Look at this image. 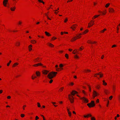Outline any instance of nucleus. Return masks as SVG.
Returning a JSON list of instances; mask_svg holds the SVG:
<instances>
[{"label": "nucleus", "mask_w": 120, "mask_h": 120, "mask_svg": "<svg viewBox=\"0 0 120 120\" xmlns=\"http://www.w3.org/2000/svg\"><path fill=\"white\" fill-rule=\"evenodd\" d=\"M3 91L2 90H0V94Z\"/></svg>", "instance_id": "obj_59"}, {"label": "nucleus", "mask_w": 120, "mask_h": 120, "mask_svg": "<svg viewBox=\"0 0 120 120\" xmlns=\"http://www.w3.org/2000/svg\"><path fill=\"white\" fill-rule=\"evenodd\" d=\"M40 3H42L43 4H44V2L42 0H38V2Z\"/></svg>", "instance_id": "obj_22"}, {"label": "nucleus", "mask_w": 120, "mask_h": 120, "mask_svg": "<svg viewBox=\"0 0 120 120\" xmlns=\"http://www.w3.org/2000/svg\"><path fill=\"white\" fill-rule=\"evenodd\" d=\"M87 85L89 86V90L90 91H91V89L90 88V87L88 85Z\"/></svg>", "instance_id": "obj_42"}, {"label": "nucleus", "mask_w": 120, "mask_h": 120, "mask_svg": "<svg viewBox=\"0 0 120 120\" xmlns=\"http://www.w3.org/2000/svg\"><path fill=\"white\" fill-rule=\"evenodd\" d=\"M112 96H111L109 97V99L110 100H111V99L112 98Z\"/></svg>", "instance_id": "obj_38"}, {"label": "nucleus", "mask_w": 120, "mask_h": 120, "mask_svg": "<svg viewBox=\"0 0 120 120\" xmlns=\"http://www.w3.org/2000/svg\"><path fill=\"white\" fill-rule=\"evenodd\" d=\"M32 79H34V77L33 76H32Z\"/></svg>", "instance_id": "obj_63"}, {"label": "nucleus", "mask_w": 120, "mask_h": 120, "mask_svg": "<svg viewBox=\"0 0 120 120\" xmlns=\"http://www.w3.org/2000/svg\"><path fill=\"white\" fill-rule=\"evenodd\" d=\"M7 98L8 99H10L11 98V97L10 96H8L7 97Z\"/></svg>", "instance_id": "obj_51"}, {"label": "nucleus", "mask_w": 120, "mask_h": 120, "mask_svg": "<svg viewBox=\"0 0 120 120\" xmlns=\"http://www.w3.org/2000/svg\"><path fill=\"white\" fill-rule=\"evenodd\" d=\"M101 72H100L98 73H96L95 74L96 75H100V77L101 78L102 77L103 75V74H101Z\"/></svg>", "instance_id": "obj_7"}, {"label": "nucleus", "mask_w": 120, "mask_h": 120, "mask_svg": "<svg viewBox=\"0 0 120 120\" xmlns=\"http://www.w3.org/2000/svg\"><path fill=\"white\" fill-rule=\"evenodd\" d=\"M74 57L76 58H79V57L77 55H75Z\"/></svg>", "instance_id": "obj_28"}, {"label": "nucleus", "mask_w": 120, "mask_h": 120, "mask_svg": "<svg viewBox=\"0 0 120 120\" xmlns=\"http://www.w3.org/2000/svg\"><path fill=\"white\" fill-rule=\"evenodd\" d=\"M88 31V30H86L84 32L82 33L83 34H85Z\"/></svg>", "instance_id": "obj_25"}, {"label": "nucleus", "mask_w": 120, "mask_h": 120, "mask_svg": "<svg viewBox=\"0 0 120 120\" xmlns=\"http://www.w3.org/2000/svg\"><path fill=\"white\" fill-rule=\"evenodd\" d=\"M78 92L75 90H73L72 92L71 93V94L73 95H74L75 94H77Z\"/></svg>", "instance_id": "obj_8"}, {"label": "nucleus", "mask_w": 120, "mask_h": 120, "mask_svg": "<svg viewBox=\"0 0 120 120\" xmlns=\"http://www.w3.org/2000/svg\"><path fill=\"white\" fill-rule=\"evenodd\" d=\"M73 0H68L67 2H70V1H72Z\"/></svg>", "instance_id": "obj_55"}, {"label": "nucleus", "mask_w": 120, "mask_h": 120, "mask_svg": "<svg viewBox=\"0 0 120 120\" xmlns=\"http://www.w3.org/2000/svg\"><path fill=\"white\" fill-rule=\"evenodd\" d=\"M15 7H13V8H11V10L12 11H14L15 10Z\"/></svg>", "instance_id": "obj_20"}, {"label": "nucleus", "mask_w": 120, "mask_h": 120, "mask_svg": "<svg viewBox=\"0 0 120 120\" xmlns=\"http://www.w3.org/2000/svg\"><path fill=\"white\" fill-rule=\"evenodd\" d=\"M8 1V0H4L3 2L4 5L5 7L6 6V4Z\"/></svg>", "instance_id": "obj_6"}, {"label": "nucleus", "mask_w": 120, "mask_h": 120, "mask_svg": "<svg viewBox=\"0 0 120 120\" xmlns=\"http://www.w3.org/2000/svg\"><path fill=\"white\" fill-rule=\"evenodd\" d=\"M25 116V115L23 114H21V117H23Z\"/></svg>", "instance_id": "obj_33"}, {"label": "nucleus", "mask_w": 120, "mask_h": 120, "mask_svg": "<svg viewBox=\"0 0 120 120\" xmlns=\"http://www.w3.org/2000/svg\"><path fill=\"white\" fill-rule=\"evenodd\" d=\"M104 57V56L103 55H102V56H101V58L102 59H103Z\"/></svg>", "instance_id": "obj_62"}, {"label": "nucleus", "mask_w": 120, "mask_h": 120, "mask_svg": "<svg viewBox=\"0 0 120 120\" xmlns=\"http://www.w3.org/2000/svg\"><path fill=\"white\" fill-rule=\"evenodd\" d=\"M92 115L90 114H88L87 115H84V117L85 118H88L89 117H91Z\"/></svg>", "instance_id": "obj_10"}, {"label": "nucleus", "mask_w": 120, "mask_h": 120, "mask_svg": "<svg viewBox=\"0 0 120 120\" xmlns=\"http://www.w3.org/2000/svg\"><path fill=\"white\" fill-rule=\"evenodd\" d=\"M109 12H112L114 11V10L112 8H109Z\"/></svg>", "instance_id": "obj_13"}, {"label": "nucleus", "mask_w": 120, "mask_h": 120, "mask_svg": "<svg viewBox=\"0 0 120 120\" xmlns=\"http://www.w3.org/2000/svg\"><path fill=\"white\" fill-rule=\"evenodd\" d=\"M68 50L70 51H71L72 50V49H68Z\"/></svg>", "instance_id": "obj_61"}, {"label": "nucleus", "mask_w": 120, "mask_h": 120, "mask_svg": "<svg viewBox=\"0 0 120 120\" xmlns=\"http://www.w3.org/2000/svg\"><path fill=\"white\" fill-rule=\"evenodd\" d=\"M16 45L17 46H19L20 45V43L19 42H17L16 43Z\"/></svg>", "instance_id": "obj_36"}, {"label": "nucleus", "mask_w": 120, "mask_h": 120, "mask_svg": "<svg viewBox=\"0 0 120 120\" xmlns=\"http://www.w3.org/2000/svg\"><path fill=\"white\" fill-rule=\"evenodd\" d=\"M91 120H96L95 119L94 117H92L91 118Z\"/></svg>", "instance_id": "obj_30"}, {"label": "nucleus", "mask_w": 120, "mask_h": 120, "mask_svg": "<svg viewBox=\"0 0 120 120\" xmlns=\"http://www.w3.org/2000/svg\"><path fill=\"white\" fill-rule=\"evenodd\" d=\"M68 114H69V116H71V112L70 111H68Z\"/></svg>", "instance_id": "obj_27"}, {"label": "nucleus", "mask_w": 120, "mask_h": 120, "mask_svg": "<svg viewBox=\"0 0 120 120\" xmlns=\"http://www.w3.org/2000/svg\"><path fill=\"white\" fill-rule=\"evenodd\" d=\"M41 116L43 117V120H45L44 116L42 115H41Z\"/></svg>", "instance_id": "obj_52"}, {"label": "nucleus", "mask_w": 120, "mask_h": 120, "mask_svg": "<svg viewBox=\"0 0 120 120\" xmlns=\"http://www.w3.org/2000/svg\"><path fill=\"white\" fill-rule=\"evenodd\" d=\"M35 120H38V116H36V118H35Z\"/></svg>", "instance_id": "obj_56"}, {"label": "nucleus", "mask_w": 120, "mask_h": 120, "mask_svg": "<svg viewBox=\"0 0 120 120\" xmlns=\"http://www.w3.org/2000/svg\"><path fill=\"white\" fill-rule=\"evenodd\" d=\"M49 72V71L45 70H44L43 71V72L44 74L46 75Z\"/></svg>", "instance_id": "obj_11"}, {"label": "nucleus", "mask_w": 120, "mask_h": 120, "mask_svg": "<svg viewBox=\"0 0 120 120\" xmlns=\"http://www.w3.org/2000/svg\"><path fill=\"white\" fill-rule=\"evenodd\" d=\"M87 105L90 108L94 107L95 105L94 101H92L90 103L87 104Z\"/></svg>", "instance_id": "obj_2"}, {"label": "nucleus", "mask_w": 120, "mask_h": 120, "mask_svg": "<svg viewBox=\"0 0 120 120\" xmlns=\"http://www.w3.org/2000/svg\"><path fill=\"white\" fill-rule=\"evenodd\" d=\"M33 66H38V64H35L33 65Z\"/></svg>", "instance_id": "obj_53"}, {"label": "nucleus", "mask_w": 120, "mask_h": 120, "mask_svg": "<svg viewBox=\"0 0 120 120\" xmlns=\"http://www.w3.org/2000/svg\"><path fill=\"white\" fill-rule=\"evenodd\" d=\"M81 99L83 100L85 102L88 103V100L86 98L84 97H83L81 98Z\"/></svg>", "instance_id": "obj_5"}, {"label": "nucleus", "mask_w": 120, "mask_h": 120, "mask_svg": "<svg viewBox=\"0 0 120 120\" xmlns=\"http://www.w3.org/2000/svg\"><path fill=\"white\" fill-rule=\"evenodd\" d=\"M42 66L43 67H45V66H43L42 64L41 63H38V66Z\"/></svg>", "instance_id": "obj_23"}, {"label": "nucleus", "mask_w": 120, "mask_h": 120, "mask_svg": "<svg viewBox=\"0 0 120 120\" xmlns=\"http://www.w3.org/2000/svg\"><path fill=\"white\" fill-rule=\"evenodd\" d=\"M116 45H113L112 46V48H113V47H116Z\"/></svg>", "instance_id": "obj_46"}, {"label": "nucleus", "mask_w": 120, "mask_h": 120, "mask_svg": "<svg viewBox=\"0 0 120 120\" xmlns=\"http://www.w3.org/2000/svg\"><path fill=\"white\" fill-rule=\"evenodd\" d=\"M107 90H105L104 91V92L106 94H107Z\"/></svg>", "instance_id": "obj_49"}, {"label": "nucleus", "mask_w": 120, "mask_h": 120, "mask_svg": "<svg viewBox=\"0 0 120 120\" xmlns=\"http://www.w3.org/2000/svg\"><path fill=\"white\" fill-rule=\"evenodd\" d=\"M100 15H95L94 17V18H97V17H98V16H99Z\"/></svg>", "instance_id": "obj_35"}, {"label": "nucleus", "mask_w": 120, "mask_h": 120, "mask_svg": "<svg viewBox=\"0 0 120 120\" xmlns=\"http://www.w3.org/2000/svg\"><path fill=\"white\" fill-rule=\"evenodd\" d=\"M31 42L33 44L35 43L36 42V41L35 40H31Z\"/></svg>", "instance_id": "obj_18"}, {"label": "nucleus", "mask_w": 120, "mask_h": 120, "mask_svg": "<svg viewBox=\"0 0 120 120\" xmlns=\"http://www.w3.org/2000/svg\"><path fill=\"white\" fill-rule=\"evenodd\" d=\"M46 16H47V18L49 19V20H50L51 19H50L49 18L48 16H47V14H46Z\"/></svg>", "instance_id": "obj_41"}, {"label": "nucleus", "mask_w": 120, "mask_h": 120, "mask_svg": "<svg viewBox=\"0 0 120 120\" xmlns=\"http://www.w3.org/2000/svg\"><path fill=\"white\" fill-rule=\"evenodd\" d=\"M77 25L76 24L73 25L71 27V28L73 30H74V28L75 29L76 28V26H77Z\"/></svg>", "instance_id": "obj_9"}, {"label": "nucleus", "mask_w": 120, "mask_h": 120, "mask_svg": "<svg viewBox=\"0 0 120 120\" xmlns=\"http://www.w3.org/2000/svg\"><path fill=\"white\" fill-rule=\"evenodd\" d=\"M110 4L109 3L107 4L105 6V7L106 8H107L109 6Z\"/></svg>", "instance_id": "obj_26"}, {"label": "nucleus", "mask_w": 120, "mask_h": 120, "mask_svg": "<svg viewBox=\"0 0 120 120\" xmlns=\"http://www.w3.org/2000/svg\"><path fill=\"white\" fill-rule=\"evenodd\" d=\"M65 56L66 58H67L68 59V55L67 54H65Z\"/></svg>", "instance_id": "obj_29"}, {"label": "nucleus", "mask_w": 120, "mask_h": 120, "mask_svg": "<svg viewBox=\"0 0 120 120\" xmlns=\"http://www.w3.org/2000/svg\"><path fill=\"white\" fill-rule=\"evenodd\" d=\"M41 107V105L40 104V103L38 102V107Z\"/></svg>", "instance_id": "obj_40"}, {"label": "nucleus", "mask_w": 120, "mask_h": 120, "mask_svg": "<svg viewBox=\"0 0 120 120\" xmlns=\"http://www.w3.org/2000/svg\"><path fill=\"white\" fill-rule=\"evenodd\" d=\"M40 75V73H39V72L38 71V76H39Z\"/></svg>", "instance_id": "obj_57"}, {"label": "nucleus", "mask_w": 120, "mask_h": 120, "mask_svg": "<svg viewBox=\"0 0 120 120\" xmlns=\"http://www.w3.org/2000/svg\"><path fill=\"white\" fill-rule=\"evenodd\" d=\"M118 98L119 99V100L120 101V95H119L118 96Z\"/></svg>", "instance_id": "obj_43"}, {"label": "nucleus", "mask_w": 120, "mask_h": 120, "mask_svg": "<svg viewBox=\"0 0 120 120\" xmlns=\"http://www.w3.org/2000/svg\"><path fill=\"white\" fill-rule=\"evenodd\" d=\"M70 94H69L68 95L69 99V100H70L71 102V103H72L74 101V98H73V97L72 96H71V98L70 97Z\"/></svg>", "instance_id": "obj_3"}, {"label": "nucleus", "mask_w": 120, "mask_h": 120, "mask_svg": "<svg viewBox=\"0 0 120 120\" xmlns=\"http://www.w3.org/2000/svg\"><path fill=\"white\" fill-rule=\"evenodd\" d=\"M57 73V72H56L52 71L48 74L47 77L50 79H52L53 78L54 76H55Z\"/></svg>", "instance_id": "obj_1"}, {"label": "nucleus", "mask_w": 120, "mask_h": 120, "mask_svg": "<svg viewBox=\"0 0 120 120\" xmlns=\"http://www.w3.org/2000/svg\"><path fill=\"white\" fill-rule=\"evenodd\" d=\"M106 29H104L103 30L101 31V32H104L105 31V30H106Z\"/></svg>", "instance_id": "obj_34"}, {"label": "nucleus", "mask_w": 120, "mask_h": 120, "mask_svg": "<svg viewBox=\"0 0 120 120\" xmlns=\"http://www.w3.org/2000/svg\"><path fill=\"white\" fill-rule=\"evenodd\" d=\"M11 62V60H10L9 61V63H8L7 64V66H9V65L10 64Z\"/></svg>", "instance_id": "obj_31"}, {"label": "nucleus", "mask_w": 120, "mask_h": 120, "mask_svg": "<svg viewBox=\"0 0 120 120\" xmlns=\"http://www.w3.org/2000/svg\"><path fill=\"white\" fill-rule=\"evenodd\" d=\"M115 88L114 87H113V89L114 90V91H115Z\"/></svg>", "instance_id": "obj_60"}, {"label": "nucleus", "mask_w": 120, "mask_h": 120, "mask_svg": "<svg viewBox=\"0 0 120 120\" xmlns=\"http://www.w3.org/2000/svg\"><path fill=\"white\" fill-rule=\"evenodd\" d=\"M93 98H94L96 96H97L98 95V94L97 93L96 91L94 90L93 91Z\"/></svg>", "instance_id": "obj_4"}, {"label": "nucleus", "mask_w": 120, "mask_h": 120, "mask_svg": "<svg viewBox=\"0 0 120 120\" xmlns=\"http://www.w3.org/2000/svg\"><path fill=\"white\" fill-rule=\"evenodd\" d=\"M99 100L98 99H97L96 101V102L97 103H98L99 102Z\"/></svg>", "instance_id": "obj_47"}, {"label": "nucleus", "mask_w": 120, "mask_h": 120, "mask_svg": "<svg viewBox=\"0 0 120 120\" xmlns=\"http://www.w3.org/2000/svg\"><path fill=\"white\" fill-rule=\"evenodd\" d=\"M58 12V11L57 12H56V11H55V13L56 14H57V13Z\"/></svg>", "instance_id": "obj_64"}, {"label": "nucleus", "mask_w": 120, "mask_h": 120, "mask_svg": "<svg viewBox=\"0 0 120 120\" xmlns=\"http://www.w3.org/2000/svg\"><path fill=\"white\" fill-rule=\"evenodd\" d=\"M55 67L56 68V70L57 71H58L60 70V68H57L58 67V66L57 65H56L55 66Z\"/></svg>", "instance_id": "obj_12"}, {"label": "nucleus", "mask_w": 120, "mask_h": 120, "mask_svg": "<svg viewBox=\"0 0 120 120\" xmlns=\"http://www.w3.org/2000/svg\"><path fill=\"white\" fill-rule=\"evenodd\" d=\"M45 33L47 36H50L51 35L49 33L47 32L46 31L45 32Z\"/></svg>", "instance_id": "obj_16"}, {"label": "nucleus", "mask_w": 120, "mask_h": 120, "mask_svg": "<svg viewBox=\"0 0 120 120\" xmlns=\"http://www.w3.org/2000/svg\"><path fill=\"white\" fill-rule=\"evenodd\" d=\"M103 84L105 86L107 84V83L104 80H103Z\"/></svg>", "instance_id": "obj_19"}, {"label": "nucleus", "mask_w": 120, "mask_h": 120, "mask_svg": "<svg viewBox=\"0 0 120 120\" xmlns=\"http://www.w3.org/2000/svg\"><path fill=\"white\" fill-rule=\"evenodd\" d=\"M63 88H64V87H62V88H61V89H60V90L61 91H62Z\"/></svg>", "instance_id": "obj_44"}, {"label": "nucleus", "mask_w": 120, "mask_h": 120, "mask_svg": "<svg viewBox=\"0 0 120 120\" xmlns=\"http://www.w3.org/2000/svg\"><path fill=\"white\" fill-rule=\"evenodd\" d=\"M78 38L77 37H75L72 38L73 40H71V41H75Z\"/></svg>", "instance_id": "obj_15"}, {"label": "nucleus", "mask_w": 120, "mask_h": 120, "mask_svg": "<svg viewBox=\"0 0 120 120\" xmlns=\"http://www.w3.org/2000/svg\"><path fill=\"white\" fill-rule=\"evenodd\" d=\"M32 45H30L28 46L29 49V51H30L32 50Z\"/></svg>", "instance_id": "obj_14"}, {"label": "nucleus", "mask_w": 120, "mask_h": 120, "mask_svg": "<svg viewBox=\"0 0 120 120\" xmlns=\"http://www.w3.org/2000/svg\"><path fill=\"white\" fill-rule=\"evenodd\" d=\"M49 45L51 47H53L54 46V45L53 44L51 43H49Z\"/></svg>", "instance_id": "obj_21"}, {"label": "nucleus", "mask_w": 120, "mask_h": 120, "mask_svg": "<svg viewBox=\"0 0 120 120\" xmlns=\"http://www.w3.org/2000/svg\"><path fill=\"white\" fill-rule=\"evenodd\" d=\"M26 105H24V106H23V110H24L25 109V107H26Z\"/></svg>", "instance_id": "obj_48"}, {"label": "nucleus", "mask_w": 120, "mask_h": 120, "mask_svg": "<svg viewBox=\"0 0 120 120\" xmlns=\"http://www.w3.org/2000/svg\"><path fill=\"white\" fill-rule=\"evenodd\" d=\"M18 64V63H15L13 65L12 67H15L16 65H17Z\"/></svg>", "instance_id": "obj_17"}, {"label": "nucleus", "mask_w": 120, "mask_h": 120, "mask_svg": "<svg viewBox=\"0 0 120 120\" xmlns=\"http://www.w3.org/2000/svg\"><path fill=\"white\" fill-rule=\"evenodd\" d=\"M96 87L98 89H99L100 87V86L99 85H98L97 86H96Z\"/></svg>", "instance_id": "obj_50"}, {"label": "nucleus", "mask_w": 120, "mask_h": 120, "mask_svg": "<svg viewBox=\"0 0 120 120\" xmlns=\"http://www.w3.org/2000/svg\"><path fill=\"white\" fill-rule=\"evenodd\" d=\"M68 19L66 18L64 20V22H67V21H68Z\"/></svg>", "instance_id": "obj_39"}, {"label": "nucleus", "mask_w": 120, "mask_h": 120, "mask_svg": "<svg viewBox=\"0 0 120 120\" xmlns=\"http://www.w3.org/2000/svg\"><path fill=\"white\" fill-rule=\"evenodd\" d=\"M53 81V80L52 79H51L49 81V83H51Z\"/></svg>", "instance_id": "obj_45"}, {"label": "nucleus", "mask_w": 120, "mask_h": 120, "mask_svg": "<svg viewBox=\"0 0 120 120\" xmlns=\"http://www.w3.org/2000/svg\"><path fill=\"white\" fill-rule=\"evenodd\" d=\"M59 66L60 67H62L63 66V65L62 64H60Z\"/></svg>", "instance_id": "obj_37"}, {"label": "nucleus", "mask_w": 120, "mask_h": 120, "mask_svg": "<svg viewBox=\"0 0 120 120\" xmlns=\"http://www.w3.org/2000/svg\"><path fill=\"white\" fill-rule=\"evenodd\" d=\"M22 23V22H20V21H19V25H20Z\"/></svg>", "instance_id": "obj_58"}, {"label": "nucleus", "mask_w": 120, "mask_h": 120, "mask_svg": "<svg viewBox=\"0 0 120 120\" xmlns=\"http://www.w3.org/2000/svg\"><path fill=\"white\" fill-rule=\"evenodd\" d=\"M91 22H93L92 23V24H91V23H89L88 24L89 25H91V26H92V25H93L94 24V21H93L92 20H91Z\"/></svg>", "instance_id": "obj_24"}, {"label": "nucleus", "mask_w": 120, "mask_h": 120, "mask_svg": "<svg viewBox=\"0 0 120 120\" xmlns=\"http://www.w3.org/2000/svg\"><path fill=\"white\" fill-rule=\"evenodd\" d=\"M70 84L71 85H73L74 84V83L72 82H71L70 83Z\"/></svg>", "instance_id": "obj_54"}, {"label": "nucleus", "mask_w": 120, "mask_h": 120, "mask_svg": "<svg viewBox=\"0 0 120 120\" xmlns=\"http://www.w3.org/2000/svg\"><path fill=\"white\" fill-rule=\"evenodd\" d=\"M88 43H91V44H93V43H96V42L95 41H94L93 42H92L90 41L89 42H88Z\"/></svg>", "instance_id": "obj_32"}]
</instances>
